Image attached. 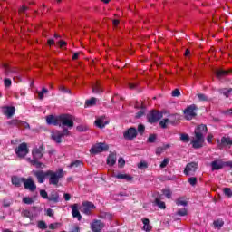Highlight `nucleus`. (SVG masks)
Returning a JSON list of instances; mask_svg holds the SVG:
<instances>
[{
    "label": "nucleus",
    "mask_w": 232,
    "mask_h": 232,
    "mask_svg": "<svg viewBox=\"0 0 232 232\" xmlns=\"http://www.w3.org/2000/svg\"><path fill=\"white\" fill-rule=\"evenodd\" d=\"M102 227H104V224L101 222V220H94L91 224V229L92 232H102Z\"/></svg>",
    "instance_id": "a211bd4d"
},
{
    "label": "nucleus",
    "mask_w": 232,
    "mask_h": 232,
    "mask_svg": "<svg viewBox=\"0 0 232 232\" xmlns=\"http://www.w3.org/2000/svg\"><path fill=\"white\" fill-rule=\"evenodd\" d=\"M88 126L87 125H79L76 127L77 131L83 132L88 131Z\"/></svg>",
    "instance_id": "de8ad7c7"
},
{
    "label": "nucleus",
    "mask_w": 232,
    "mask_h": 232,
    "mask_svg": "<svg viewBox=\"0 0 232 232\" xmlns=\"http://www.w3.org/2000/svg\"><path fill=\"white\" fill-rule=\"evenodd\" d=\"M155 140H157V134H150L147 140V142H149L150 144H153Z\"/></svg>",
    "instance_id": "c03bdc74"
},
{
    "label": "nucleus",
    "mask_w": 232,
    "mask_h": 232,
    "mask_svg": "<svg viewBox=\"0 0 232 232\" xmlns=\"http://www.w3.org/2000/svg\"><path fill=\"white\" fill-rule=\"evenodd\" d=\"M44 151H46V147L42 144L39 148H35L32 150L33 160H41L44 157Z\"/></svg>",
    "instance_id": "6e6552de"
},
{
    "label": "nucleus",
    "mask_w": 232,
    "mask_h": 232,
    "mask_svg": "<svg viewBox=\"0 0 232 232\" xmlns=\"http://www.w3.org/2000/svg\"><path fill=\"white\" fill-rule=\"evenodd\" d=\"M49 184L51 186H57L59 184V180L64 177V170L60 169L58 171L53 172V170H49Z\"/></svg>",
    "instance_id": "f03ea898"
},
{
    "label": "nucleus",
    "mask_w": 232,
    "mask_h": 232,
    "mask_svg": "<svg viewBox=\"0 0 232 232\" xmlns=\"http://www.w3.org/2000/svg\"><path fill=\"white\" fill-rule=\"evenodd\" d=\"M30 162L32 166H35L37 169H44V168H46V165L39 161V160H31Z\"/></svg>",
    "instance_id": "a878e982"
},
{
    "label": "nucleus",
    "mask_w": 232,
    "mask_h": 232,
    "mask_svg": "<svg viewBox=\"0 0 232 232\" xmlns=\"http://www.w3.org/2000/svg\"><path fill=\"white\" fill-rule=\"evenodd\" d=\"M22 201H23L24 204H27V205H32V204H34V198H30V197H24V198H23Z\"/></svg>",
    "instance_id": "4c0bfd02"
},
{
    "label": "nucleus",
    "mask_w": 232,
    "mask_h": 232,
    "mask_svg": "<svg viewBox=\"0 0 232 232\" xmlns=\"http://www.w3.org/2000/svg\"><path fill=\"white\" fill-rule=\"evenodd\" d=\"M232 92V88H222L219 89V93H221V95H224L225 97H229V95L231 94Z\"/></svg>",
    "instance_id": "c756f323"
},
{
    "label": "nucleus",
    "mask_w": 232,
    "mask_h": 232,
    "mask_svg": "<svg viewBox=\"0 0 232 232\" xmlns=\"http://www.w3.org/2000/svg\"><path fill=\"white\" fill-rule=\"evenodd\" d=\"M221 144L223 146H232V140L229 137H222Z\"/></svg>",
    "instance_id": "2f4dec72"
},
{
    "label": "nucleus",
    "mask_w": 232,
    "mask_h": 232,
    "mask_svg": "<svg viewBox=\"0 0 232 232\" xmlns=\"http://www.w3.org/2000/svg\"><path fill=\"white\" fill-rule=\"evenodd\" d=\"M37 227L38 229L44 230V229H48V225H46L45 221L40 220L37 222Z\"/></svg>",
    "instance_id": "f704fd0d"
},
{
    "label": "nucleus",
    "mask_w": 232,
    "mask_h": 232,
    "mask_svg": "<svg viewBox=\"0 0 232 232\" xmlns=\"http://www.w3.org/2000/svg\"><path fill=\"white\" fill-rule=\"evenodd\" d=\"M162 112L155 110L151 111L147 114V120L150 124H155V122H159V121L162 119Z\"/></svg>",
    "instance_id": "39448f33"
},
{
    "label": "nucleus",
    "mask_w": 232,
    "mask_h": 232,
    "mask_svg": "<svg viewBox=\"0 0 232 232\" xmlns=\"http://www.w3.org/2000/svg\"><path fill=\"white\" fill-rule=\"evenodd\" d=\"M139 169H146L148 168V163L145 161H141L138 164Z\"/></svg>",
    "instance_id": "4d7b16f0"
},
{
    "label": "nucleus",
    "mask_w": 232,
    "mask_h": 232,
    "mask_svg": "<svg viewBox=\"0 0 232 232\" xmlns=\"http://www.w3.org/2000/svg\"><path fill=\"white\" fill-rule=\"evenodd\" d=\"M4 70L5 75H11L12 73H15L17 71L15 69H12L8 66V64H4Z\"/></svg>",
    "instance_id": "c85d7f7f"
},
{
    "label": "nucleus",
    "mask_w": 232,
    "mask_h": 232,
    "mask_svg": "<svg viewBox=\"0 0 232 232\" xmlns=\"http://www.w3.org/2000/svg\"><path fill=\"white\" fill-rule=\"evenodd\" d=\"M163 195H165L167 198H171V195H173V192H171L170 189L166 188L163 189Z\"/></svg>",
    "instance_id": "3c124183"
},
{
    "label": "nucleus",
    "mask_w": 232,
    "mask_h": 232,
    "mask_svg": "<svg viewBox=\"0 0 232 232\" xmlns=\"http://www.w3.org/2000/svg\"><path fill=\"white\" fill-rule=\"evenodd\" d=\"M9 126H17L18 128H25V130H30V124L26 121L21 120H11L8 122Z\"/></svg>",
    "instance_id": "ddd939ff"
},
{
    "label": "nucleus",
    "mask_w": 232,
    "mask_h": 232,
    "mask_svg": "<svg viewBox=\"0 0 232 232\" xmlns=\"http://www.w3.org/2000/svg\"><path fill=\"white\" fill-rule=\"evenodd\" d=\"M96 102H97V99L92 97L89 100H86L85 106L87 107L95 106Z\"/></svg>",
    "instance_id": "c9c22d12"
},
{
    "label": "nucleus",
    "mask_w": 232,
    "mask_h": 232,
    "mask_svg": "<svg viewBox=\"0 0 232 232\" xmlns=\"http://www.w3.org/2000/svg\"><path fill=\"white\" fill-rule=\"evenodd\" d=\"M154 203L158 208H160V209H166V203L161 201L160 198H156Z\"/></svg>",
    "instance_id": "473e14b6"
},
{
    "label": "nucleus",
    "mask_w": 232,
    "mask_h": 232,
    "mask_svg": "<svg viewBox=\"0 0 232 232\" xmlns=\"http://www.w3.org/2000/svg\"><path fill=\"white\" fill-rule=\"evenodd\" d=\"M231 168L232 169V161H225V168Z\"/></svg>",
    "instance_id": "774afa93"
},
{
    "label": "nucleus",
    "mask_w": 232,
    "mask_h": 232,
    "mask_svg": "<svg viewBox=\"0 0 232 232\" xmlns=\"http://www.w3.org/2000/svg\"><path fill=\"white\" fill-rule=\"evenodd\" d=\"M110 150V146L104 142H100L95 144L91 150L90 153L92 155H97V153H102L103 151H108Z\"/></svg>",
    "instance_id": "0eeeda50"
},
{
    "label": "nucleus",
    "mask_w": 232,
    "mask_h": 232,
    "mask_svg": "<svg viewBox=\"0 0 232 232\" xmlns=\"http://www.w3.org/2000/svg\"><path fill=\"white\" fill-rule=\"evenodd\" d=\"M23 217H25L26 218H31L34 217V215H32V212H30V210H24L22 212Z\"/></svg>",
    "instance_id": "8fccbe9b"
},
{
    "label": "nucleus",
    "mask_w": 232,
    "mask_h": 232,
    "mask_svg": "<svg viewBox=\"0 0 232 232\" xmlns=\"http://www.w3.org/2000/svg\"><path fill=\"white\" fill-rule=\"evenodd\" d=\"M60 92H63V93H69L70 95H72V90L67 89L64 86L60 87Z\"/></svg>",
    "instance_id": "bf43d9fd"
},
{
    "label": "nucleus",
    "mask_w": 232,
    "mask_h": 232,
    "mask_svg": "<svg viewBox=\"0 0 232 232\" xmlns=\"http://www.w3.org/2000/svg\"><path fill=\"white\" fill-rule=\"evenodd\" d=\"M173 122L174 121L172 120L166 118V119H163L161 121H160V126L163 129H166L168 128V125H167L168 123L173 124Z\"/></svg>",
    "instance_id": "7c9ffc66"
},
{
    "label": "nucleus",
    "mask_w": 232,
    "mask_h": 232,
    "mask_svg": "<svg viewBox=\"0 0 232 232\" xmlns=\"http://www.w3.org/2000/svg\"><path fill=\"white\" fill-rule=\"evenodd\" d=\"M44 93H48V89L43 88L42 92H38V97H39L40 101H43L44 99Z\"/></svg>",
    "instance_id": "37998d69"
},
{
    "label": "nucleus",
    "mask_w": 232,
    "mask_h": 232,
    "mask_svg": "<svg viewBox=\"0 0 232 232\" xmlns=\"http://www.w3.org/2000/svg\"><path fill=\"white\" fill-rule=\"evenodd\" d=\"M172 97H180V90L175 89L172 91Z\"/></svg>",
    "instance_id": "680f3d73"
},
{
    "label": "nucleus",
    "mask_w": 232,
    "mask_h": 232,
    "mask_svg": "<svg viewBox=\"0 0 232 232\" xmlns=\"http://www.w3.org/2000/svg\"><path fill=\"white\" fill-rule=\"evenodd\" d=\"M106 119L105 116H102L98 119H96V121H94V124L97 128H100V130H102L103 128H106L107 124H110L109 121H104V120Z\"/></svg>",
    "instance_id": "412c9836"
},
{
    "label": "nucleus",
    "mask_w": 232,
    "mask_h": 232,
    "mask_svg": "<svg viewBox=\"0 0 232 232\" xmlns=\"http://www.w3.org/2000/svg\"><path fill=\"white\" fill-rule=\"evenodd\" d=\"M29 151L30 150H28V144H26V142L21 143L14 150L15 155H17V157H19L20 159H24L26 157V155H28Z\"/></svg>",
    "instance_id": "423d86ee"
},
{
    "label": "nucleus",
    "mask_w": 232,
    "mask_h": 232,
    "mask_svg": "<svg viewBox=\"0 0 232 232\" xmlns=\"http://www.w3.org/2000/svg\"><path fill=\"white\" fill-rule=\"evenodd\" d=\"M40 197H42V198H44V200H48V192H46V190L44 189L40 190Z\"/></svg>",
    "instance_id": "09e8293b"
},
{
    "label": "nucleus",
    "mask_w": 232,
    "mask_h": 232,
    "mask_svg": "<svg viewBox=\"0 0 232 232\" xmlns=\"http://www.w3.org/2000/svg\"><path fill=\"white\" fill-rule=\"evenodd\" d=\"M164 152V148L159 147L156 149V155H160Z\"/></svg>",
    "instance_id": "69168bd1"
},
{
    "label": "nucleus",
    "mask_w": 232,
    "mask_h": 232,
    "mask_svg": "<svg viewBox=\"0 0 232 232\" xmlns=\"http://www.w3.org/2000/svg\"><path fill=\"white\" fill-rule=\"evenodd\" d=\"M125 164H126V160H124V158H120L118 160L119 168H124Z\"/></svg>",
    "instance_id": "13d9d810"
},
{
    "label": "nucleus",
    "mask_w": 232,
    "mask_h": 232,
    "mask_svg": "<svg viewBox=\"0 0 232 232\" xmlns=\"http://www.w3.org/2000/svg\"><path fill=\"white\" fill-rule=\"evenodd\" d=\"M26 10H28V6L26 5H23L19 10V14H24V12H26Z\"/></svg>",
    "instance_id": "0e129e2a"
},
{
    "label": "nucleus",
    "mask_w": 232,
    "mask_h": 232,
    "mask_svg": "<svg viewBox=\"0 0 232 232\" xmlns=\"http://www.w3.org/2000/svg\"><path fill=\"white\" fill-rule=\"evenodd\" d=\"M204 133H208V126H206L205 124H200L195 129V140L191 141L192 148H194L195 150H200V148L204 146Z\"/></svg>",
    "instance_id": "f257e3e1"
},
{
    "label": "nucleus",
    "mask_w": 232,
    "mask_h": 232,
    "mask_svg": "<svg viewBox=\"0 0 232 232\" xmlns=\"http://www.w3.org/2000/svg\"><path fill=\"white\" fill-rule=\"evenodd\" d=\"M72 215L73 218H77L79 222L82 220V216H81V212L79 211V205L78 204H73L72 207Z\"/></svg>",
    "instance_id": "6ab92c4d"
},
{
    "label": "nucleus",
    "mask_w": 232,
    "mask_h": 232,
    "mask_svg": "<svg viewBox=\"0 0 232 232\" xmlns=\"http://www.w3.org/2000/svg\"><path fill=\"white\" fill-rule=\"evenodd\" d=\"M179 140L181 142H189V135L186 134V133H182L180 135Z\"/></svg>",
    "instance_id": "79ce46f5"
},
{
    "label": "nucleus",
    "mask_w": 232,
    "mask_h": 232,
    "mask_svg": "<svg viewBox=\"0 0 232 232\" xmlns=\"http://www.w3.org/2000/svg\"><path fill=\"white\" fill-rule=\"evenodd\" d=\"M142 223H143L144 231L150 232V231H151V229H153V227H151V225H150V219L149 218H143Z\"/></svg>",
    "instance_id": "bb28decb"
},
{
    "label": "nucleus",
    "mask_w": 232,
    "mask_h": 232,
    "mask_svg": "<svg viewBox=\"0 0 232 232\" xmlns=\"http://www.w3.org/2000/svg\"><path fill=\"white\" fill-rule=\"evenodd\" d=\"M232 72V70H224V69H218L216 71V75L218 79L222 78V77H226L227 75H229V73Z\"/></svg>",
    "instance_id": "b1692460"
},
{
    "label": "nucleus",
    "mask_w": 232,
    "mask_h": 232,
    "mask_svg": "<svg viewBox=\"0 0 232 232\" xmlns=\"http://www.w3.org/2000/svg\"><path fill=\"white\" fill-rule=\"evenodd\" d=\"M46 122L50 126H61V120H59V116L49 115L46 117Z\"/></svg>",
    "instance_id": "dca6fc26"
},
{
    "label": "nucleus",
    "mask_w": 232,
    "mask_h": 232,
    "mask_svg": "<svg viewBox=\"0 0 232 232\" xmlns=\"http://www.w3.org/2000/svg\"><path fill=\"white\" fill-rule=\"evenodd\" d=\"M197 97L198 98V101L200 102H208L209 99H208V96L204 93H198Z\"/></svg>",
    "instance_id": "ea45409f"
},
{
    "label": "nucleus",
    "mask_w": 232,
    "mask_h": 232,
    "mask_svg": "<svg viewBox=\"0 0 232 232\" xmlns=\"http://www.w3.org/2000/svg\"><path fill=\"white\" fill-rule=\"evenodd\" d=\"M197 181H198L197 177H191L188 180L190 186H197Z\"/></svg>",
    "instance_id": "864d4df0"
},
{
    "label": "nucleus",
    "mask_w": 232,
    "mask_h": 232,
    "mask_svg": "<svg viewBox=\"0 0 232 232\" xmlns=\"http://www.w3.org/2000/svg\"><path fill=\"white\" fill-rule=\"evenodd\" d=\"M59 227V223H51L49 225V229H57Z\"/></svg>",
    "instance_id": "e2e57ef3"
},
{
    "label": "nucleus",
    "mask_w": 232,
    "mask_h": 232,
    "mask_svg": "<svg viewBox=\"0 0 232 232\" xmlns=\"http://www.w3.org/2000/svg\"><path fill=\"white\" fill-rule=\"evenodd\" d=\"M224 194L226 195V197H228V198H231L232 197V190L231 188H223Z\"/></svg>",
    "instance_id": "a18cd8bd"
},
{
    "label": "nucleus",
    "mask_w": 232,
    "mask_h": 232,
    "mask_svg": "<svg viewBox=\"0 0 232 232\" xmlns=\"http://www.w3.org/2000/svg\"><path fill=\"white\" fill-rule=\"evenodd\" d=\"M210 166L212 168V171H218L225 168V161H222V160H216L210 163Z\"/></svg>",
    "instance_id": "f3484780"
},
{
    "label": "nucleus",
    "mask_w": 232,
    "mask_h": 232,
    "mask_svg": "<svg viewBox=\"0 0 232 232\" xmlns=\"http://www.w3.org/2000/svg\"><path fill=\"white\" fill-rule=\"evenodd\" d=\"M49 170H36L34 171V175L37 179L38 184H44V180H46V178L48 177Z\"/></svg>",
    "instance_id": "f8f14e48"
},
{
    "label": "nucleus",
    "mask_w": 232,
    "mask_h": 232,
    "mask_svg": "<svg viewBox=\"0 0 232 232\" xmlns=\"http://www.w3.org/2000/svg\"><path fill=\"white\" fill-rule=\"evenodd\" d=\"M60 128L67 126V128H73V117L71 114L59 115Z\"/></svg>",
    "instance_id": "20e7f679"
},
{
    "label": "nucleus",
    "mask_w": 232,
    "mask_h": 232,
    "mask_svg": "<svg viewBox=\"0 0 232 232\" xmlns=\"http://www.w3.org/2000/svg\"><path fill=\"white\" fill-rule=\"evenodd\" d=\"M115 179L119 180H126L127 182H131L133 180V177L130 176V174H117L115 175Z\"/></svg>",
    "instance_id": "393cba45"
},
{
    "label": "nucleus",
    "mask_w": 232,
    "mask_h": 232,
    "mask_svg": "<svg viewBox=\"0 0 232 232\" xmlns=\"http://www.w3.org/2000/svg\"><path fill=\"white\" fill-rule=\"evenodd\" d=\"M49 202H53V204H57L60 202L61 198L59 197V192L53 190L50 193L49 198L47 199Z\"/></svg>",
    "instance_id": "4be33fe9"
},
{
    "label": "nucleus",
    "mask_w": 232,
    "mask_h": 232,
    "mask_svg": "<svg viewBox=\"0 0 232 232\" xmlns=\"http://www.w3.org/2000/svg\"><path fill=\"white\" fill-rule=\"evenodd\" d=\"M198 111V107L195 104H191L189 106H188L184 111V118L186 119V121H192V119H195V117H197V111Z\"/></svg>",
    "instance_id": "7ed1b4c3"
},
{
    "label": "nucleus",
    "mask_w": 232,
    "mask_h": 232,
    "mask_svg": "<svg viewBox=\"0 0 232 232\" xmlns=\"http://www.w3.org/2000/svg\"><path fill=\"white\" fill-rule=\"evenodd\" d=\"M51 139L54 140L57 144H61L63 142V137L61 136V130H55L52 132Z\"/></svg>",
    "instance_id": "5701e85b"
},
{
    "label": "nucleus",
    "mask_w": 232,
    "mask_h": 232,
    "mask_svg": "<svg viewBox=\"0 0 232 232\" xmlns=\"http://www.w3.org/2000/svg\"><path fill=\"white\" fill-rule=\"evenodd\" d=\"M79 166H82V161L76 160L70 164L69 168H79Z\"/></svg>",
    "instance_id": "a19ab883"
},
{
    "label": "nucleus",
    "mask_w": 232,
    "mask_h": 232,
    "mask_svg": "<svg viewBox=\"0 0 232 232\" xmlns=\"http://www.w3.org/2000/svg\"><path fill=\"white\" fill-rule=\"evenodd\" d=\"M144 131H146V126L143 124H139L138 125V133L140 135H144Z\"/></svg>",
    "instance_id": "49530a36"
},
{
    "label": "nucleus",
    "mask_w": 232,
    "mask_h": 232,
    "mask_svg": "<svg viewBox=\"0 0 232 232\" xmlns=\"http://www.w3.org/2000/svg\"><path fill=\"white\" fill-rule=\"evenodd\" d=\"M169 163V160L168 158H165L163 161L160 163V167L161 169H164L166 168V166H168Z\"/></svg>",
    "instance_id": "052dcab7"
},
{
    "label": "nucleus",
    "mask_w": 232,
    "mask_h": 232,
    "mask_svg": "<svg viewBox=\"0 0 232 232\" xmlns=\"http://www.w3.org/2000/svg\"><path fill=\"white\" fill-rule=\"evenodd\" d=\"M176 206H188V201L184 200V198H179L176 199Z\"/></svg>",
    "instance_id": "e433bc0d"
},
{
    "label": "nucleus",
    "mask_w": 232,
    "mask_h": 232,
    "mask_svg": "<svg viewBox=\"0 0 232 232\" xmlns=\"http://www.w3.org/2000/svg\"><path fill=\"white\" fill-rule=\"evenodd\" d=\"M24 189H28L32 193L37 189V185H35V181H34V179L32 177L25 178L24 181Z\"/></svg>",
    "instance_id": "9b49d317"
},
{
    "label": "nucleus",
    "mask_w": 232,
    "mask_h": 232,
    "mask_svg": "<svg viewBox=\"0 0 232 232\" xmlns=\"http://www.w3.org/2000/svg\"><path fill=\"white\" fill-rule=\"evenodd\" d=\"M60 135L62 136V139L63 137H69L70 130H68V129H63V130H60Z\"/></svg>",
    "instance_id": "603ef678"
},
{
    "label": "nucleus",
    "mask_w": 232,
    "mask_h": 232,
    "mask_svg": "<svg viewBox=\"0 0 232 232\" xmlns=\"http://www.w3.org/2000/svg\"><path fill=\"white\" fill-rule=\"evenodd\" d=\"M137 129L130 127L123 132V139H125V140H133V139H137Z\"/></svg>",
    "instance_id": "9d476101"
},
{
    "label": "nucleus",
    "mask_w": 232,
    "mask_h": 232,
    "mask_svg": "<svg viewBox=\"0 0 232 232\" xmlns=\"http://www.w3.org/2000/svg\"><path fill=\"white\" fill-rule=\"evenodd\" d=\"M92 92H93V93H102V88H101V86H99V85H95L92 88Z\"/></svg>",
    "instance_id": "5fc2aeb1"
},
{
    "label": "nucleus",
    "mask_w": 232,
    "mask_h": 232,
    "mask_svg": "<svg viewBox=\"0 0 232 232\" xmlns=\"http://www.w3.org/2000/svg\"><path fill=\"white\" fill-rule=\"evenodd\" d=\"M197 169H198V163L192 161L186 165L183 173L188 177L189 175H195Z\"/></svg>",
    "instance_id": "1a4fd4ad"
},
{
    "label": "nucleus",
    "mask_w": 232,
    "mask_h": 232,
    "mask_svg": "<svg viewBox=\"0 0 232 232\" xmlns=\"http://www.w3.org/2000/svg\"><path fill=\"white\" fill-rule=\"evenodd\" d=\"M26 178H19L18 176H13L11 178V182L13 186H15V188H21L23 184H24V180Z\"/></svg>",
    "instance_id": "aec40b11"
},
{
    "label": "nucleus",
    "mask_w": 232,
    "mask_h": 232,
    "mask_svg": "<svg viewBox=\"0 0 232 232\" xmlns=\"http://www.w3.org/2000/svg\"><path fill=\"white\" fill-rule=\"evenodd\" d=\"M213 225L217 229H222V227H224V220L217 219L213 222Z\"/></svg>",
    "instance_id": "72a5a7b5"
},
{
    "label": "nucleus",
    "mask_w": 232,
    "mask_h": 232,
    "mask_svg": "<svg viewBox=\"0 0 232 232\" xmlns=\"http://www.w3.org/2000/svg\"><path fill=\"white\" fill-rule=\"evenodd\" d=\"M176 215H178L179 217H186L188 216V209L181 208L176 212Z\"/></svg>",
    "instance_id": "58836bf2"
},
{
    "label": "nucleus",
    "mask_w": 232,
    "mask_h": 232,
    "mask_svg": "<svg viewBox=\"0 0 232 232\" xmlns=\"http://www.w3.org/2000/svg\"><path fill=\"white\" fill-rule=\"evenodd\" d=\"M47 217H53V209L48 208L46 211Z\"/></svg>",
    "instance_id": "338daca9"
},
{
    "label": "nucleus",
    "mask_w": 232,
    "mask_h": 232,
    "mask_svg": "<svg viewBox=\"0 0 232 232\" xmlns=\"http://www.w3.org/2000/svg\"><path fill=\"white\" fill-rule=\"evenodd\" d=\"M95 209V205L90 201H85L82 203V213L84 215H92V211Z\"/></svg>",
    "instance_id": "4468645a"
},
{
    "label": "nucleus",
    "mask_w": 232,
    "mask_h": 232,
    "mask_svg": "<svg viewBox=\"0 0 232 232\" xmlns=\"http://www.w3.org/2000/svg\"><path fill=\"white\" fill-rule=\"evenodd\" d=\"M4 84L5 88H10V86H12V80L10 78H5L4 80Z\"/></svg>",
    "instance_id": "6e6d98bb"
},
{
    "label": "nucleus",
    "mask_w": 232,
    "mask_h": 232,
    "mask_svg": "<svg viewBox=\"0 0 232 232\" xmlns=\"http://www.w3.org/2000/svg\"><path fill=\"white\" fill-rule=\"evenodd\" d=\"M2 113L5 115L7 119H12L15 114V107L14 106H4L2 107Z\"/></svg>",
    "instance_id": "2eb2a0df"
},
{
    "label": "nucleus",
    "mask_w": 232,
    "mask_h": 232,
    "mask_svg": "<svg viewBox=\"0 0 232 232\" xmlns=\"http://www.w3.org/2000/svg\"><path fill=\"white\" fill-rule=\"evenodd\" d=\"M115 162H117V157L113 153L110 154L107 158V164L109 166H115Z\"/></svg>",
    "instance_id": "cd10ccee"
}]
</instances>
